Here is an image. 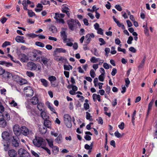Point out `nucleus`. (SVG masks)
<instances>
[{
  "label": "nucleus",
  "mask_w": 157,
  "mask_h": 157,
  "mask_svg": "<svg viewBox=\"0 0 157 157\" xmlns=\"http://www.w3.org/2000/svg\"><path fill=\"white\" fill-rule=\"evenodd\" d=\"M125 85L126 87H128L130 83V81H129L128 78H126L125 79Z\"/></svg>",
  "instance_id": "60"
},
{
  "label": "nucleus",
  "mask_w": 157,
  "mask_h": 157,
  "mask_svg": "<svg viewBox=\"0 0 157 157\" xmlns=\"http://www.w3.org/2000/svg\"><path fill=\"white\" fill-rule=\"evenodd\" d=\"M31 55L34 58V59L32 60L33 61H37L40 59V57H37V53L36 52L35 50H34L33 52H32Z\"/></svg>",
  "instance_id": "14"
},
{
  "label": "nucleus",
  "mask_w": 157,
  "mask_h": 157,
  "mask_svg": "<svg viewBox=\"0 0 157 157\" xmlns=\"http://www.w3.org/2000/svg\"><path fill=\"white\" fill-rule=\"evenodd\" d=\"M4 117L7 121H9L10 120V115L7 112L5 113V117Z\"/></svg>",
  "instance_id": "53"
},
{
  "label": "nucleus",
  "mask_w": 157,
  "mask_h": 157,
  "mask_svg": "<svg viewBox=\"0 0 157 157\" xmlns=\"http://www.w3.org/2000/svg\"><path fill=\"white\" fill-rule=\"evenodd\" d=\"M57 52L59 53H65L66 52V50L65 49H63L62 48H57L55 50L54 52Z\"/></svg>",
  "instance_id": "29"
},
{
  "label": "nucleus",
  "mask_w": 157,
  "mask_h": 157,
  "mask_svg": "<svg viewBox=\"0 0 157 157\" xmlns=\"http://www.w3.org/2000/svg\"><path fill=\"white\" fill-rule=\"evenodd\" d=\"M33 142L35 146L38 147H43L46 144L45 140L40 137L36 136L35 138L33 140Z\"/></svg>",
  "instance_id": "1"
},
{
  "label": "nucleus",
  "mask_w": 157,
  "mask_h": 157,
  "mask_svg": "<svg viewBox=\"0 0 157 157\" xmlns=\"http://www.w3.org/2000/svg\"><path fill=\"white\" fill-rule=\"evenodd\" d=\"M25 151H26L24 149L21 148L19 149L18 151V154L20 156H23L25 154Z\"/></svg>",
  "instance_id": "31"
},
{
  "label": "nucleus",
  "mask_w": 157,
  "mask_h": 157,
  "mask_svg": "<svg viewBox=\"0 0 157 157\" xmlns=\"http://www.w3.org/2000/svg\"><path fill=\"white\" fill-rule=\"evenodd\" d=\"M133 38L132 36H130L127 41V43L128 44H131L132 43V41L133 40Z\"/></svg>",
  "instance_id": "56"
},
{
  "label": "nucleus",
  "mask_w": 157,
  "mask_h": 157,
  "mask_svg": "<svg viewBox=\"0 0 157 157\" xmlns=\"http://www.w3.org/2000/svg\"><path fill=\"white\" fill-rule=\"evenodd\" d=\"M20 61L23 63H27L29 60L28 55L24 53H21L18 56Z\"/></svg>",
  "instance_id": "8"
},
{
  "label": "nucleus",
  "mask_w": 157,
  "mask_h": 157,
  "mask_svg": "<svg viewBox=\"0 0 157 157\" xmlns=\"http://www.w3.org/2000/svg\"><path fill=\"white\" fill-rule=\"evenodd\" d=\"M44 124L45 127L48 128H51V122L48 119L44 121Z\"/></svg>",
  "instance_id": "24"
},
{
  "label": "nucleus",
  "mask_w": 157,
  "mask_h": 157,
  "mask_svg": "<svg viewBox=\"0 0 157 157\" xmlns=\"http://www.w3.org/2000/svg\"><path fill=\"white\" fill-rule=\"evenodd\" d=\"M40 81L42 83V84L45 87H47L48 86V82L44 78H41Z\"/></svg>",
  "instance_id": "28"
},
{
  "label": "nucleus",
  "mask_w": 157,
  "mask_h": 157,
  "mask_svg": "<svg viewBox=\"0 0 157 157\" xmlns=\"http://www.w3.org/2000/svg\"><path fill=\"white\" fill-rule=\"evenodd\" d=\"M26 36L31 38H35L37 37V35L34 33H27L26 34Z\"/></svg>",
  "instance_id": "46"
},
{
  "label": "nucleus",
  "mask_w": 157,
  "mask_h": 157,
  "mask_svg": "<svg viewBox=\"0 0 157 157\" xmlns=\"http://www.w3.org/2000/svg\"><path fill=\"white\" fill-rule=\"evenodd\" d=\"M26 75L30 77H34V74L32 72L29 71H27L26 72Z\"/></svg>",
  "instance_id": "44"
},
{
  "label": "nucleus",
  "mask_w": 157,
  "mask_h": 157,
  "mask_svg": "<svg viewBox=\"0 0 157 157\" xmlns=\"http://www.w3.org/2000/svg\"><path fill=\"white\" fill-rule=\"evenodd\" d=\"M27 67L32 71L35 70L37 68L36 64L31 62H29L27 63Z\"/></svg>",
  "instance_id": "9"
},
{
  "label": "nucleus",
  "mask_w": 157,
  "mask_h": 157,
  "mask_svg": "<svg viewBox=\"0 0 157 157\" xmlns=\"http://www.w3.org/2000/svg\"><path fill=\"white\" fill-rule=\"evenodd\" d=\"M47 104L48 105V108L49 109L54 113L56 114H57V113L56 112V110L55 109H54L53 107L52 106L50 105V103L48 101L47 102Z\"/></svg>",
  "instance_id": "25"
},
{
  "label": "nucleus",
  "mask_w": 157,
  "mask_h": 157,
  "mask_svg": "<svg viewBox=\"0 0 157 157\" xmlns=\"http://www.w3.org/2000/svg\"><path fill=\"white\" fill-rule=\"evenodd\" d=\"M19 82L18 84H20V85H22L23 84H25L27 82V80L26 79L22 78H21V79L19 81Z\"/></svg>",
  "instance_id": "34"
},
{
  "label": "nucleus",
  "mask_w": 157,
  "mask_h": 157,
  "mask_svg": "<svg viewBox=\"0 0 157 157\" xmlns=\"http://www.w3.org/2000/svg\"><path fill=\"white\" fill-rule=\"evenodd\" d=\"M10 140L13 146L15 147H18L19 146L20 141L17 136H12L11 137Z\"/></svg>",
  "instance_id": "4"
},
{
  "label": "nucleus",
  "mask_w": 157,
  "mask_h": 157,
  "mask_svg": "<svg viewBox=\"0 0 157 157\" xmlns=\"http://www.w3.org/2000/svg\"><path fill=\"white\" fill-rule=\"evenodd\" d=\"M117 69L115 68H113L112 69V71L111 73V74L113 76H114L116 75V74L117 73Z\"/></svg>",
  "instance_id": "57"
},
{
  "label": "nucleus",
  "mask_w": 157,
  "mask_h": 157,
  "mask_svg": "<svg viewBox=\"0 0 157 157\" xmlns=\"http://www.w3.org/2000/svg\"><path fill=\"white\" fill-rule=\"evenodd\" d=\"M28 13L29 16L30 17H32L33 16H36L35 13L31 10H28Z\"/></svg>",
  "instance_id": "37"
},
{
  "label": "nucleus",
  "mask_w": 157,
  "mask_h": 157,
  "mask_svg": "<svg viewBox=\"0 0 157 157\" xmlns=\"http://www.w3.org/2000/svg\"><path fill=\"white\" fill-rule=\"evenodd\" d=\"M47 141L48 142V144L51 148H53L54 147L53 144V142L52 140H48L47 139Z\"/></svg>",
  "instance_id": "47"
},
{
  "label": "nucleus",
  "mask_w": 157,
  "mask_h": 157,
  "mask_svg": "<svg viewBox=\"0 0 157 157\" xmlns=\"http://www.w3.org/2000/svg\"><path fill=\"white\" fill-rule=\"evenodd\" d=\"M67 5H63L62 7V11L63 13H66L67 15L69 16L70 15V13L69 10V9L68 7L67 6Z\"/></svg>",
  "instance_id": "12"
},
{
  "label": "nucleus",
  "mask_w": 157,
  "mask_h": 157,
  "mask_svg": "<svg viewBox=\"0 0 157 157\" xmlns=\"http://www.w3.org/2000/svg\"><path fill=\"white\" fill-rule=\"evenodd\" d=\"M41 117L44 120H46L49 118L48 116L44 111H42L40 113Z\"/></svg>",
  "instance_id": "21"
},
{
  "label": "nucleus",
  "mask_w": 157,
  "mask_h": 157,
  "mask_svg": "<svg viewBox=\"0 0 157 157\" xmlns=\"http://www.w3.org/2000/svg\"><path fill=\"white\" fill-rule=\"evenodd\" d=\"M49 29L53 33H56L57 32V29L55 26H51L50 28Z\"/></svg>",
  "instance_id": "33"
},
{
  "label": "nucleus",
  "mask_w": 157,
  "mask_h": 157,
  "mask_svg": "<svg viewBox=\"0 0 157 157\" xmlns=\"http://www.w3.org/2000/svg\"><path fill=\"white\" fill-rule=\"evenodd\" d=\"M44 104L41 102H40L37 104V108L40 111H43V109L44 108Z\"/></svg>",
  "instance_id": "19"
},
{
  "label": "nucleus",
  "mask_w": 157,
  "mask_h": 157,
  "mask_svg": "<svg viewBox=\"0 0 157 157\" xmlns=\"http://www.w3.org/2000/svg\"><path fill=\"white\" fill-rule=\"evenodd\" d=\"M55 141L58 144H60L63 142L62 136L61 134H60L55 139Z\"/></svg>",
  "instance_id": "20"
},
{
  "label": "nucleus",
  "mask_w": 157,
  "mask_h": 157,
  "mask_svg": "<svg viewBox=\"0 0 157 157\" xmlns=\"http://www.w3.org/2000/svg\"><path fill=\"white\" fill-rule=\"evenodd\" d=\"M35 44L39 47L43 48L44 47V44L40 42L37 41L35 43Z\"/></svg>",
  "instance_id": "38"
},
{
  "label": "nucleus",
  "mask_w": 157,
  "mask_h": 157,
  "mask_svg": "<svg viewBox=\"0 0 157 157\" xmlns=\"http://www.w3.org/2000/svg\"><path fill=\"white\" fill-rule=\"evenodd\" d=\"M8 154L10 157H14L16 155L17 152L14 149L10 150L8 151Z\"/></svg>",
  "instance_id": "23"
},
{
  "label": "nucleus",
  "mask_w": 157,
  "mask_h": 157,
  "mask_svg": "<svg viewBox=\"0 0 157 157\" xmlns=\"http://www.w3.org/2000/svg\"><path fill=\"white\" fill-rule=\"evenodd\" d=\"M124 134L123 133L122 135H121V134L120 133L117 131H116L114 133L115 136L117 138H118L122 137Z\"/></svg>",
  "instance_id": "45"
},
{
  "label": "nucleus",
  "mask_w": 157,
  "mask_h": 157,
  "mask_svg": "<svg viewBox=\"0 0 157 157\" xmlns=\"http://www.w3.org/2000/svg\"><path fill=\"white\" fill-rule=\"evenodd\" d=\"M56 59L58 61H60L62 62L65 61L66 60V59L63 56H60L59 58H57Z\"/></svg>",
  "instance_id": "50"
},
{
  "label": "nucleus",
  "mask_w": 157,
  "mask_h": 157,
  "mask_svg": "<svg viewBox=\"0 0 157 157\" xmlns=\"http://www.w3.org/2000/svg\"><path fill=\"white\" fill-rule=\"evenodd\" d=\"M90 74L92 78H94L95 77V73L93 70L91 69L90 70Z\"/></svg>",
  "instance_id": "55"
},
{
  "label": "nucleus",
  "mask_w": 157,
  "mask_h": 157,
  "mask_svg": "<svg viewBox=\"0 0 157 157\" xmlns=\"http://www.w3.org/2000/svg\"><path fill=\"white\" fill-rule=\"evenodd\" d=\"M104 75H103V74H101L99 76L98 78L100 81L101 82H103L104 81Z\"/></svg>",
  "instance_id": "58"
},
{
  "label": "nucleus",
  "mask_w": 157,
  "mask_h": 157,
  "mask_svg": "<svg viewBox=\"0 0 157 157\" xmlns=\"http://www.w3.org/2000/svg\"><path fill=\"white\" fill-rule=\"evenodd\" d=\"M94 35L93 33L87 34L86 36V40L85 41V42L87 44H89L90 42L91 38H94Z\"/></svg>",
  "instance_id": "10"
},
{
  "label": "nucleus",
  "mask_w": 157,
  "mask_h": 157,
  "mask_svg": "<svg viewBox=\"0 0 157 157\" xmlns=\"http://www.w3.org/2000/svg\"><path fill=\"white\" fill-rule=\"evenodd\" d=\"M7 125V122L4 119L0 121V127L5 128Z\"/></svg>",
  "instance_id": "26"
},
{
  "label": "nucleus",
  "mask_w": 157,
  "mask_h": 157,
  "mask_svg": "<svg viewBox=\"0 0 157 157\" xmlns=\"http://www.w3.org/2000/svg\"><path fill=\"white\" fill-rule=\"evenodd\" d=\"M117 50L119 52H122L124 54H125L126 53V51L125 49H122L119 47H118Z\"/></svg>",
  "instance_id": "59"
},
{
  "label": "nucleus",
  "mask_w": 157,
  "mask_h": 157,
  "mask_svg": "<svg viewBox=\"0 0 157 157\" xmlns=\"http://www.w3.org/2000/svg\"><path fill=\"white\" fill-rule=\"evenodd\" d=\"M24 92L27 97H30L33 94V91L32 88L27 86L24 88Z\"/></svg>",
  "instance_id": "5"
},
{
  "label": "nucleus",
  "mask_w": 157,
  "mask_h": 157,
  "mask_svg": "<svg viewBox=\"0 0 157 157\" xmlns=\"http://www.w3.org/2000/svg\"><path fill=\"white\" fill-rule=\"evenodd\" d=\"M13 132L16 135V136H19L22 133L21 127L20 128L18 124L14 125L13 126Z\"/></svg>",
  "instance_id": "6"
},
{
  "label": "nucleus",
  "mask_w": 157,
  "mask_h": 157,
  "mask_svg": "<svg viewBox=\"0 0 157 157\" xmlns=\"http://www.w3.org/2000/svg\"><path fill=\"white\" fill-rule=\"evenodd\" d=\"M86 118L87 120H89L90 121H92V118H90L92 117L91 116L90 114L88 112H86Z\"/></svg>",
  "instance_id": "40"
},
{
  "label": "nucleus",
  "mask_w": 157,
  "mask_h": 157,
  "mask_svg": "<svg viewBox=\"0 0 157 157\" xmlns=\"http://www.w3.org/2000/svg\"><path fill=\"white\" fill-rule=\"evenodd\" d=\"M69 86H71L72 88V90H73L74 91H76L78 90V88L77 87L74 86L73 85H71L68 86L67 88H69Z\"/></svg>",
  "instance_id": "49"
},
{
  "label": "nucleus",
  "mask_w": 157,
  "mask_h": 157,
  "mask_svg": "<svg viewBox=\"0 0 157 157\" xmlns=\"http://www.w3.org/2000/svg\"><path fill=\"white\" fill-rule=\"evenodd\" d=\"M40 58L41 62L45 66L48 65V63L50 59L44 56H41Z\"/></svg>",
  "instance_id": "18"
},
{
  "label": "nucleus",
  "mask_w": 157,
  "mask_h": 157,
  "mask_svg": "<svg viewBox=\"0 0 157 157\" xmlns=\"http://www.w3.org/2000/svg\"><path fill=\"white\" fill-rule=\"evenodd\" d=\"M25 154L23 156H21L22 157H30V155L29 153L27 151H25Z\"/></svg>",
  "instance_id": "63"
},
{
  "label": "nucleus",
  "mask_w": 157,
  "mask_h": 157,
  "mask_svg": "<svg viewBox=\"0 0 157 157\" xmlns=\"http://www.w3.org/2000/svg\"><path fill=\"white\" fill-rule=\"evenodd\" d=\"M55 17H54L56 19H57L62 18H63L65 16V15L63 13H55Z\"/></svg>",
  "instance_id": "27"
},
{
  "label": "nucleus",
  "mask_w": 157,
  "mask_h": 157,
  "mask_svg": "<svg viewBox=\"0 0 157 157\" xmlns=\"http://www.w3.org/2000/svg\"><path fill=\"white\" fill-rule=\"evenodd\" d=\"M99 59V58H96L94 57H92L90 59V61L92 63H94L98 61Z\"/></svg>",
  "instance_id": "35"
},
{
  "label": "nucleus",
  "mask_w": 157,
  "mask_h": 157,
  "mask_svg": "<svg viewBox=\"0 0 157 157\" xmlns=\"http://www.w3.org/2000/svg\"><path fill=\"white\" fill-rule=\"evenodd\" d=\"M65 124L67 127L70 128L71 127V116L68 114H65L63 116Z\"/></svg>",
  "instance_id": "3"
},
{
  "label": "nucleus",
  "mask_w": 157,
  "mask_h": 157,
  "mask_svg": "<svg viewBox=\"0 0 157 157\" xmlns=\"http://www.w3.org/2000/svg\"><path fill=\"white\" fill-rule=\"evenodd\" d=\"M2 137L3 139L8 140L10 139V134L7 132H4L2 133Z\"/></svg>",
  "instance_id": "15"
},
{
  "label": "nucleus",
  "mask_w": 157,
  "mask_h": 157,
  "mask_svg": "<svg viewBox=\"0 0 157 157\" xmlns=\"http://www.w3.org/2000/svg\"><path fill=\"white\" fill-rule=\"evenodd\" d=\"M98 40L101 43L100 44V46L104 45L105 44L106 42L102 38H99Z\"/></svg>",
  "instance_id": "48"
},
{
  "label": "nucleus",
  "mask_w": 157,
  "mask_h": 157,
  "mask_svg": "<svg viewBox=\"0 0 157 157\" xmlns=\"http://www.w3.org/2000/svg\"><path fill=\"white\" fill-rule=\"evenodd\" d=\"M51 86L53 87H56L58 86L59 85V82H52L50 83Z\"/></svg>",
  "instance_id": "43"
},
{
  "label": "nucleus",
  "mask_w": 157,
  "mask_h": 157,
  "mask_svg": "<svg viewBox=\"0 0 157 157\" xmlns=\"http://www.w3.org/2000/svg\"><path fill=\"white\" fill-rule=\"evenodd\" d=\"M47 132V129L45 127H43L40 129V132L42 134H45Z\"/></svg>",
  "instance_id": "51"
},
{
  "label": "nucleus",
  "mask_w": 157,
  "mask_h": 157,
  "mask_svg": "<svg viewBox=\"0 0 157 157\" xmlns=\"http://www.w3.org/2000/svg\"><path fill=\"white\" fill-rule=\"evenodd\" d=\"M94 96H96V99H97L98 101H101L100 96V95H97L95 94H93V98L94 101H95Z\"/></svg>",
  "instance_id": "36"
},
{
  "label": "nucleus",
  "mask_w": 157,
  "mask_h": 157,
  "mask_svg": "<svg viewBox=\"0 0 157 157\" xmlns=\"http://www.w3.org/2000/svg\"><path fill=\"white\" fill-rule=\"evenodd\" d=\"M154 99H152L151 101L149 103L148 105V109L149 110H150L151 109L152 105L153 104L154 102Z\"/></svg>",
  "instance_id": "42"
},
{
  "label": "nucleus",
  "mask_w": 157,
  "mask_h": 157,
  "mask_svg": "<svg viewBox=\"0 0 157 157\" xmlns=\"http://www.w3.org/2000/svg\"><path fill=\"white\" fill-rule=\"evenodd\" d=\"M30 101L34 105H36L39 102L38 98L35 96L31 99Z\"/></svg>",
  "instance_id": "17"
},
{
  "label": "nucleus",
  "mask_w": 157,
  "mask_h": 157,
  "mask_svg": "<svg viewBox=\"0 0 157 157\" xmlns=\"http://www.w3.org/2000/svg\"><path fill=\"white\" fill-rule=\"evenodd\" d=\"M10 45V42L8 41H5L2 44V47L5 48L8 45Z\"/></svg>",
  "instance_id": "54"
},
{
  "label": "nucleus",
  "mask_w": 157,
  "mask_h": 157,
  "mask_svg": "<svg viewBox=\"0 0 157 157\" xmlns=\"http://www.w3.org/2000/svg\"><path fill=\"white\" fill-rule=\"evenodd\" d=\"M21 132L22 135L28 137L33 136L34 134V132L32 129L28 128L24 126H21Z\"/></svg>",
  "instance_id": "2"
},
{
  "label": "nucleus",
  "mask_w": 157,
  "mask_h": 157,
  "mask_svg": "<svg viewBox=\"0 0 157 157\" xmlns=\"http://www.w3.org/2000/svg\"><path fill=\"white\" fill-rule=\"evenodd\" d=\"M144 34L147 36L149 35V30L147 27H146L144 29Z\"/></svg>",
  "instance_id": "52"
},
{
  "label": "nucleus",
  "mask_w": 157,
  "mask_h": 157,
  "mask_svg": "<svg viewBox=\"0 0 157 157\" xmlns=\"http://www.w3.org/2000/svg\"><path fill=\"white\" fill-rule=\"evenodd\" d=\"M24 39V37L19 36H17L15 38V40L16 41L19 43H24L25 42V40Z\"/></svg>",
  "instance_id": "22"
},
{
  "label": "nucleus",
  "mask_w": 157,
  "mask_h": 157,
  "mask_svg": "<svg viewBox=\"0 0 157 157\" xmlns=\"http://www.w3.org/2000/svg\"><path fill=\"white\" fill-rule=\"evenodd\" d=\"M12 75L11 73L7 72L5 71L3 75V78L8 80L12 78Z\"/></svg>",
  "instance_id": "16"
},
{
  "label": "nucleus",
  "mask_w": 157,
  "mask_h": 157,
  "mask_svg": "<svg viewBox=\"0 0 157 157\" xmlns=\"http://www.w3.org/2000/svg\"><path fill=\"white\" fill-rule=\"evenodd\" d=\"M63 67L65 70L67 71H69L70 69H72V66L70 65H64L63 66Z\"/></svg>",
  "instance_id": "39"
},
{
  "label": "nucleus",
  "mask_w": 157,
  "mask_h": 157,
  "mask_svg": "<svg viewBox=\"0 0 157 157\" xmlns=\"http://www.w3.org/2000/svg\"><path fill=\"white\" fill-rule=\"evenodd\" d=\"M113 18L115 22L117 24V25L119 27H121L123 29H125L124 25L121 23H120L119 21H118L114 16L113 17Z\"/></svg>",
  "instance_id": "13"
},
{
  "label": "nucleus",
  "mask_w": 157,
  "mask_h": 157,
  "mask_svg": "<svg viewBox=\"0 0 157 157\" xmlns=\"http://www.w3.org/2000/svg\"><path fill=\"white\" fill-rule=\"evenodd\" d=\"M146 58V57L145 56L142 60L141 63L140 64V65L138 66V68H142L144 66Z\"/></svg>",
  "instance_id": "32"
},
{
  "label": "nucleus",
  "mask_w": 157,
  "mask_h": 157,
  "mask_svg": "<svg viewBox=\"0 0 157 157\" xmlns=\"http://www.w3.org/2000/svg\"><path fill=\"white\" fill-rule=\"evenodd\" d=\"M48 79L51 83L52 82L55 81L56 80V78L55 76H51L48 77Z\"/></svg>",
  "instance_id": "41"
},
{
  "label": "nucleus",
  "mask_w": 157,
  "mask_h": 157,
  "mask_svg": "<svg viewBox=\"0 0 157 157\" xmlns=\"http://www.w3.org/2000/svg\"><path fill=\"white\" fill-rule=\"evenodd\" d=\"M83 106L85 110H87L89 108V105L88 103H84Z\"/></svg>",
  "instance_id": "61"
},
{
  "label": "nucleus",
  "mask_w": 157,
  "mask_h": 157,
  "mask_svg": "<svg viewBox=\"0 0 157 157\" xmlns=\"http://www.w3.org/2000/svg\"><path fill=\"white\" fill-rule=\"evenodd\" d=\"M21 78L19 76L16 75H15L13 76L12 78L13 80L14 81H16L18 83L19 82V81L21 79Z\"/></svg>",
  "instance_id": "30"
},
{
  "label": "nucleus",
  "mask_w": 157,
  "mask_h": 157,
  "mask_svg": "<svg viewBox=\"0 0 157 157\" xmlns=\"http://www.w3.org/2000/svg\"><path fill=\"white\" fill-rule=\"evenodd\" d=\"M60 36L62 37V39L63 40L64 42H66V41L68 40V41H70V39H67V35L66 33V32L64 30H62L60 32Z\"/></svg>",
  "instance_id": "11"
},
{
  "label": "nucleus",
  "mask_w": 157,
  "mask_h": 157,
  "mask_svg": "<svg viewBox=\"0 0 157 157\" xmlns=\"http://www.w3.org/2000/svg\"><path fill=\"white\" fill-rule=\"evenodd\" d=\"M103 67L106 69H108L109 68V65L107 63H103Z\"/></svg>",
  "instance_id": "64"
},
{
  "label": "nucleus",
  "mask_w": 157,
  "mask_h": 157,
  "mask_svg": "<svg viewBox=\"0 0 157 157\" xmlns=\"http://www.w3.org/2000/svg\"><path fill=\"white\" fill-rule=\"evenodd\" d=\"M111 51L110 52L112 54H115L117 52L116 50H115V48L114 47L112 46L111 48Z\"/></svg>",
  "instance_id": "62"
},
{
  "label": "nucleus",
  "mask_w": 157,
  "mask_h": 157,
  "mask_svg": "<svg viewBox=\"0 0 157 157\" xmlns=\"http://www.w3.org/2000/svg\"><path fill=\"white\" fill-rule=\"evenodd\" d=\"M76 21H75L73 19L68 20L67 21V23L68 25L69 28L72 31L74 30V28L76 25Z\"/></svg>",
  "instance_id": "7"
}]
</instances>
